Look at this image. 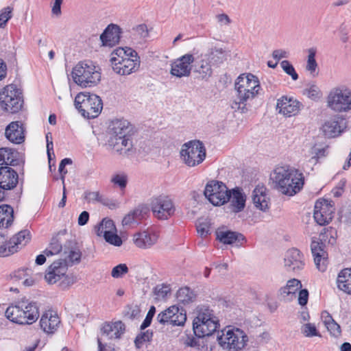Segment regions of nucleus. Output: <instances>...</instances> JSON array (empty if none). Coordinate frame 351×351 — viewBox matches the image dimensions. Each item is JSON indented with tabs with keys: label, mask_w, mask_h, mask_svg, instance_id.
<instances>
[{
	"label": "nucleus",
	"mask_w": 351,
	"mask_h": 351,
	"mask_svg": "<svg viewBox=\"0 0 351 351\" xmlns=\"http://www.w3.org/2000/svg\"><path fill=\"white\" fill-rule=\"evenodd\" d=\"M143 213V209L141 208H136L133 210L130 211L126 215L123 220L122 224L123 226H131L134 223H137V221L140 219Z\"/></svg>",
	"instance_id": "nucleus-41"
},
{
	"label": "nucleus",
	"mask_w": 351,
	"mask_h": 351,
	"mask_svg": "<svg viewBox=\"0 0 351 351\" xmlns=\"http://www.w3.org/2000/svg\"><path fill=\"white\" fill-rule=\"evenodd\" d=\"M68 264L66 259L54 261L46 271L45 280L49 284L60 282L59 285L65 288L73 282L71 277L66 274Z\"/></svg>",
	"instance_id": "nucleus-13"
},
{
	"label": "nucleus",
	"mask_w": 351,
	"mask_h": 351,
	"mask_svg": "<svg viewBox=\"0 0 351 351\" xmlns=\"http://www.w3.org/2000/svg\"><path fill=\"white\" fill-rule=\"evenodd\" d=\"M210 62L204 56H202L199 64L196 69V72L198 73L203 80H208L213 74V69L211 67Z\"/></svg>",
	"instance_id": "nucleus-37"
},
{
	"label": "nucleus",
	"mask_w": 351,
	"mask_h": 351,
	"mask_svg": "<svg viewBox=\"0 0 351 351\" xmlns=\"http://www.w3.org/2000/svg\"><path fill=\"white\" fill-rule=\"evenodd\" d=\"M182 162L188 167H195L205 159L206 149L199 141H192L182 145L180 152Z\"/></svg>",
	"instance_id": "nucleus-10"
},
{
	"label": "nucleus",
	"mask_w": 351,
	"mask_h": 351,
	"mask_svg": "<svg viewBox=\"0 0 351 351\" xmlns=\"http://www.w3.org/2000/svg\"><path fill=\"white\" fill-rule=\"evenodd\" d=\"M326 106L338 113L351 110V90L343 85L331 88L326 97Z\"/></svg>",
	"instance_id": "nucleus-9"
},
{
	"label": "nucleus",
	"mask_w": 351,
	"mask_h": 351,
	"mask_svg": "<svg viewBox=\"0 0 351 351\" xmlns=\"http://www.w3.org/2000/svg\"><path fill=\"white\" fill-rule=\"evenodd\" d=\"M280 66L282 70L289 75H290L293 80L295 81L298 79V75L296 73L293 66L288 61L283 60L280 62Z\"/></svg>",
	"instance_id": "nucleus-51"
},
{
	"label": "nucleus",
	"mask_w": 351,
	"mask_h": 351,
	"mask_svg": "<svg viewBox=\"0 0 351 351\" xmlns=\"http://www.w3.org/2000/svg\"><path fill=\"white\" fill-rule=\"evenodd\" d=\"M112 70L120 75H127L137 71L140 66V57L136 51L129 47H118L110 55Z\"/></svg>",
	"instance_id": "nucleus-3"
},
{
	"label": "nucleus",
	"mask_w": 351,
	"mask_h": 351,
	"mask_svg": "<svg viewBox=\"0 0 351 351\" xmlns=\"http://www.w3.org/2000/svg\"><path fill=\"white\" fill-rule=\"evenodd\" d=\"M308 97L314 101L320 99L322 97V92L316 84H311L308 88L306 89Z\"/></svg>",
	"instance_id": "nucleus-50"
},
{
	"label": "nucleus",
	"mask_w": 351,
	"mask_h": 351,
	"mask_svg": "<svg viewBox=\"0 0 351 351\" xmlns=\"http://www.w3.org/2000/svg\"><path fill=\"white\" fill-rule=\"evenodd\" d=\"M230 208L232 212L239 213L243 210L245 206V195L239 189L230 191Z\"/></svg>",
	"instance_id": "nucleus-29"
},
{
	"label": "nucleus",
	"mask_w": 351,
	"mask_h": 351,
	"mask_svg": "<svg viewBox=\"0 0 351 351\" xmlns=\"http://www.w3.org/2000/svg\"><path fill=\"white\" fill-rule=\"evenodd\" d=\"M270 179L274 189L289 196L298 193L304 185L303 174L289 166L276 167L271 173Z\"/></svg>",
	"instance_id": "nucleus-2"
},
{
	"label": "nucleus",
	"mask_w": 351,
	"mask_h": 351,
	"mask_svg": "<svg viewBox=\"0 0 351 351\" xmlns=\"http://www.w3.org/2000/svg\"><path fill=\"white\" fill-rule=\"evenodd\" d=\"M197 231L201 237H206L210 234V224L208 221H199L196 225Z\"/></svg>",
	"instance_id": "nucleus-55"
},
{
	"label": "nucleus",
	"mask_w": 351,
	"mask_h": 351,
	"mask_svg": "<svg viewBox=\"0 0 351 351\" xmlns=\"http://www.w3.org/2000/svg\"><path fill=\"white\" fill-rule=\"evenodd\" d=\"M121 29L116 25H109L100 36L103 46L113 47L118 44L120 40Z\"/></svg>",
	"instance_id": "nucleus-24"
},
{
	"label": "nucleus",
	"mask_w": 351,
	"mask_h": 351,
	"mask_svg": "<svg viewBox=\"0 0 351 351\" xmlns=\"http://www.w3.org/2000/svg\"><path fill=\"white\" fill-rule=\"evenodd\" d=\"M12 8L6 7L0 11V28L5 26L8 20L12 17Z\"/></svg>",
	"instance_id": "nucleus-53"
},
{
	"label": "nucleus",
	"mask_w": 351,
	"mask_h": 351,
	"mask_svg": "<svg viewBox=\"0 0 351 351\" xmlns=\"http://www.w3.org/2000/svg\"><path fill=\"white\" fill-rule=\"evenodd\" d=\"M334 212L335 208L331 202L318 200L315 205L313 217L319 225L325 226L331 221Z\"/></svg>",
	"instance_id": "nucleus-17"
},
{
	"label": "nucleus",
	"mask_w": 351,
	"mask_h": 351,
	"mask_svg": "<svg viewBox=\"0 0 351 351\" xmlns=\"http://www.w3.org/2000/svg\"><path fill=\"white\" fill-rule=\"evenodd\" d=\"M319 240V239L313 238L311 248L317 268L318 270L323 272L327 267L328 254L325 250V244L322 241Z\"/></svg>",
	"instance_id": "nucleus-18"
},
{
	"label": "nucleus",
	"mask_w": 351,
	"mask_h": 351,
	"mask_svg": "<svg viewBox=\"0 0 351 351\" xmlns=\"http://www.w3.org/2000/svg\"><path fill=\"white\" fill-rule=\"evenodd\" d=\"M217 239L224 244H232L240 239H243L242 234L230 230L218 229L216 231Z\"/></svg>",
	"instance_id": "nucleus-33"
},
{
	"label": "nucleus",
	"mask_w": 351,
	"mask_h": 351,
	"mask_svg": "<svg viewBox=\"0 0 351 351\" xmlns=\"http://www.w3.org/2000/svg\"><path fill=\"white\" fill-rule=\"evenodd\" d=\"M176 298L182 303H189L192 299V292L188 287L180 288L177 291Z\"/></svg>",
	"instance_id": "nucleus-48"
},
{
	"label": "nucleus",
	"mask_w": 351,
	"mask_h": 351,
	"mask_svg": "<svg viewBox=\"0 0 351 351\" xmlns=\"http://www.w3.org/2000/svg\"><path fill=\"white\" fill-rule=\"evenodd\" d=\"M300 332L305 337L308 338L321 336L315 325L311 323L302 324Z\"/></svg>",
	"instance_id": "nucleus-45"
},
{
	"label": "nucleus",
	"mask_w": 351,
	"mask_h": 351,
	"mask_svg": "<svg viewBox=\"0 0 351 351\" xmlns=\"http://www.w3.org/2000/svg\"><path fill=\"white\" fill-rule=\"evenodd\" d=\"M5 135L8 140L16 144H20L25 140L24 128L19 121L11 122L5 128Z\"/></svg>",
	"instance_id": "nucleus-23"
},
{
	"label": "nucleus",
	"mask_w": 351,
	"mask_h": 351,
	"mask_svg": "<svg viewBox=\"0 0 351 351\" xmlns=\"http://www.w3.org/2000/svg\"><path fill=\"white\" fill-rule=\"evenodd\" d=\"M196 316L193 322L194 334L198 337L210 336L219 327V319L214 311L206 306H199L196 308Z\"/></svg>",
	"instance_id": "nucleus-4"
},
{
	"label": "nucleus",
	"mask_w": 351,
	"mask_h": 351,
	"mask_svg": "<svg viewBox=\"0 0 351 351\" xmlns=\"http://www.w3.org/2000/svg\"><path fill=\"white\" fill-rule=\"evenodd\" d=\"M300 103L292 98L282 96L277 100L276 110L280 114L290 117L298 114L300 110Z\"/></svg>",
	"instance_id": "nucleus-19"
},
{
	"label": "nucleus",
	"mask_w": 351,
	"mask_h": 351,
	"mask_svg": "<svg viewBox=\"0 0 351 351\" xmlns=\"http://www.w3.org/2000/svg\"><path fill=\"white\" fill-rule=\"evenodd\" d=\"M5 316L10 321L18 324H31L38 319L39 312L36 303L19 302L9 306L5 312Z\"/></svg>",
	"instance_id": "nucleus-6"
},
{
	"label": "nucleus",
	"mask_w": 351,
	"mask_h": 351,
	"mask_svg": "<svg viewBox=\"0 0 351 351\" xmlns=\"http://www.w3.org/2000/svg\"><path fill=\"white\" fill-rule=\"evenodd\" d=\"M152 337L153 332L149 330L145 332H141L135 338V346L138 349L141 348L145 343L150 341L152 339Z\"/></svg>",
	"instance_id": "nucleus-47"
},
{
	"label": "nucleus",
	"mask_w": 351,
	"mask_h": 351,
	"mask_svg": "<svg viewBox=\"0 0 351 351\" xmlns=\"http://www.w3.org/2000/svg\"><path fill=\"white\" fill-rule=\"evenodd\" d=\"M49 246L52 249L53 252L57 254L62 250V244L58 237H54L51 239Z\"/></svg>",
	"instance_id": "nucleus-62"
},
{
	"label": "nucleus",
	"mask_w": 351,
	"mask_h": 351,
	"mask_svg": "<svg viewBox=\"0 0 351 351\" xmlns=\"http://www.w3.org/2000/svg\"><path fill=\"white\" fill-rule=\"evenodd\" d=\"M158 236L155 233H150L147 231L138 232L134 235L133 241L136 247L139 248H148L156 243Z\"/></svg>",
	"instance_id": "nucleus-28"
},
{
	"label": "nucleus",
	"mask_w": 351,
	"mask_h": 351,
	"mask_svg": "<svg viewBox=\"0 0 351 351\" xmlns=\"http://www.w3.org/2000/svg\"><path fill=\"white\" fill-rule=\"evenodd\" d=\"M322 319L328 332L334 337L341 334L340 326L333 319L332 317L326 311L322 313Z\"/></svg>",
	"instance_id": "nucleus-36"
},
{
	"label": "nucleus",
	"mask_w": 351,
	"mask_h": 351,
	"mask_svg": "<svg viewBox=\"0 0 351 351\" xmlns=\"http://www.w3.org/2000/svg\"><path fill=\"white\" fill-rule=\"evenodd\" d=\"M312 157L310 160L311 162H317L320 157L325 156L326 150L324 149H319L317 147L312 148Z\"/></svg>",
	"instance_id": "nucleus-61"
},
{
	"label": "nucleus",
	"mask_w": 351,
	"mask_h": 351,
	"mask_svg": "<svg viewBox=\"0 0 351 351\" xmlns=\"http://www.w3.org/2000/svg\"><path fill=\"white\" fill-rule=\"evenodd\" d=\"M156 308L154 306H152L145 317V319H144L143 322L142 323L141 326V330H144L145 328H147L152 322V320L153 319V317L155 314Z\"/></svg>",
	"instance_id": "nucleus-59"
},
{
	"label": "nucleus",
	"mask_w": 351,
	"mask_h": 351,
	"mask_svg": "<svg viewBox=\"0 0 351 351\" xmlns=\"http://www.w3.org/2000/svg\"><path fill=\"white\" fill-rule=\"evenodd\" d=\"M10 243L17 246V250L23 246L30 240L29 232L27 230L19 232L17 234L12 237L10 239Z\"/></svg>",
	"instance_id": "nucleus-40"
},
{
	"label": "nucleus",
	"mask_w": 351,
	"mask_h": 351,
	"mask_svg": "<svg viewBox=\"0 0 351 351\" xmlns=\"http://www.w3.org/2000/svg\"><path fill=\"white\" fill-rule=\"evenodd\" d=\"M117 149L115 146L109 145L117 152H119L121 154H127L132 148V142L130 138V136H125L124 138H121V140H117Z\"/></svg>",
	"instance_id": "nucleus-42"
},
{
	"label": "nucleus",
	"mask_w": 351,
	"mask_h": 351,
	"mask_svg": "<svg viewBox=\"0 0 351 351\" xmlns=\"http://www.w3.org/2000/svg\"><path fill=\"white\" fill-rule=\"evenodd\" d=\"M17 252V246L7 241L5 236L0 234V256H7Z\"/></svg>",
	"instance_id": "nucleus-39"
},
{
	"label": "nucleus",
	"mask_w": 351,
	"mask_h": 351,
	"mask_svg": "<svg viewBox=\"0 0 351 351\" xmlns=\"http://www.w3.org/2000/svg\"><path fill=\"white\" fill-rule=\"evenodd\" d=\"M337 284L340 290L351 294V269L346 268L341 271L337 276Z\"/></svg>",
	"instance_id": "nucleus-31"
},
{
	"label": "nucleus",
	"mask_w": 351,
	"mask_h": 351,
	"mask_svg": "<svg viewBox=\"0 0 351 351\" xmlns=\"http://www.w3.org/2000/svg\"><path fill=\"white\" fill-rule=\"evenodd\" d=\"M151 208L156 217L161 220H167L175 214L176 206L173 200L166 195L153 197Z\"/></svg>",
	"instance_id": "nucleus-14"
},
{
	"label": "nucleus",
	"mask_w": 351,
	"mask_h": 351,
	"mask_svg": "<svg viewBox=\"0 0 351 351\" xmlns=\"http://www.w3.org/2000/svg\"><path fill=\"white\" fill-rule=\"evenodd\" d=\"M14 221V210L8 205L3 204L0 206V227L8 228Z\"/></svg>",
	"instance_id": "nucleus-34"
},
{
	"label": "nucleus",
	"mask_w": 351,
	"mask_h": 351,
	"mask_svg": "<svg viewBox=\"0 0 351 351\" xmlns=\"http://www.w3.org/2000/svg\"><path fill=\"white\" fill-rule=\"evenodd\" d=\"M285 267L288 271L298 272L304 267V257L295 248L289 250L285 257Z\"/></svg>",
	"instance_id": "nucleus-20"
},
{
	"label": "nucleus",
	"mask_w": 351,
	"mask_h": 351,
	"mask_svg": "<svg viewBox=\"0 0 351 351\" xmlns=\"http://www.w3.org/2000/svg\"><path fill=\"white\" fill-rule=\"evenodd\" d=\"M195 61L193 54L186 53L177 58L171 63L170 74L181 78L189 77L192 70V64Z\"/></svg>",
	"instance_id": "nucleus-16"
},
{
	"label": "nucleus",
	"mask_w": 351,
	"mask_h": 351,
	"mask_svg": "<svg viewBox=\"0 0 351 351\" xmlns=\"http://www.w3.org/2000/svg\"><path fill=\"white\" fill-rule=\"evenodd\" d=\"M116 232H114L113 233L109 234L104 238L106 242L111 245L121 246L122 245V239Z\"/></svg>",
	"instance_id": "nucleus-57"
},
{
	"label": "nucleus",
	"mask_w": 351,
	"mask_h": 351,
	"mask_svg": "<svg viewBox=\"0 0 351 351\" xmlns=\"http://www.w3.org/2000/svg\"><path fill=\"white\" fill-rule=\"evenodd\" d=\"M84 199L88 203H100L103 202L104 195L101 194L99 191H86L84 192Z\"/></svg>",
	"instance_id": "nucleus-49"
},
{
	"label": "nucleus",
	"mask_w": 351,
	"mask_h": 351,
	"mask_svg": "<svg viewBox=\"0 0 351 351\" xmlns=\"http://www.w3.org/2000/svg\"><path fill=\"white\" fill-rule=\"evenodd\" d=\"M60 318L56 312L47 311L41 316L40 320V328L47 333H53L59 327Z\"/></svg>",
	"instance_id": "nucleus-22"
},
{
	"label": "nucleus",
	"mask_w": 351,
	"mask_h": 351,
	"mask_svg": "<svg viewBox=\"0 0 351 351\" xmlns=\"http://www.w3.org/2000/svg\"><path fill=\"white\" fill-rule=\"evenodd\" d=\"M308 299V291L307 289H302L299 291L298 302L301 306H304L307 304Z\"/></svg>",
	"instance_id": "nucleus-64"
},
{
	"label": "nucleus",
	"mask_w": 351,
	"mask_h": 351,
	"mask_svg": "<svg viewBox=\"0 0 351 351\" xmlns=\"http://www.w3.org/2000/svg\"><path fill=\"white\" fill-rule=\"evenodd\" d=\"M186 320V315L183 308L178 306V312H175V315L170 319V325L172 326H183Z\"/></svg>",
	"instance_id": "nucleus-46"
},
{
	"label": "nucleus",
	"mask_w": 351,
	"mask_h": 351,
	"mask_svg": "<svg viewBox=\"0 0 351 351\" xmlns=\"http://www.w3.org/2000/svg\"><path fill=\"white\" fill-rule=\"evenodd\" d=\"M169 291V286L165 285H159L154 288V294L158 300L165 298Z\"/></svg>",
	"instance_id": "nucleus-56"
},
{
	"label": "nucleus",
	"mask_w": 351,
	"mask_h": 351,
	"mask_svg": "<svg viewBox=\"0 0 351 351\" xmlns=\"http://www.w3.org/2000/svg\"><path fill=\"white\" fill-rule=\"evenodd\" d=\"M82 253L79 250H71L67 256L68 260L71 263H78L80 261Z\"/></svg>",
	"instance_id": "nucleus-60"
},
{
	"label": "nucleus",
	"mask_w": 351,
	"mask_h": 351,
	"mask_svg": "<svg viewBox=\"0 0 351 351\" xmlns=\"http://www.w3.org/2000/svg\"><path fill=\"white\" fill-rule=\"evenodd\" d=\"M75 106L82 115L87 119L97 117L103 109L101 98L88 92L78 93L75 98Z\"/></svg>",
	"instance_id": "nucleus-8"
},
{
	"label": "nucleus",
	"mask_w": 351,
	"mask_h": 351,
	"mask_svg": "<svg viewBox=\"0 0 351 351\" xmlns=\"http://www.w3.org/2000/svg\"><path fill=\"white\" fill-rule=\"evenodd\" d=\"M0 154L3 165H14L16 156L12 149L8 147L0 148Z\"/></svg>",
	"instance_id": "nucleus-44"
},
{
	"label": "nucleus",
	"mask_w": 351,
	"mask_h": 351,
	"mask_svg": "<svg viewBox=\"0 0 351 351\" xmlns=\"http://www.w3.org/2000/svg\"><path fill=\"white\" fill-rule=\"evenodd\" d=\"M74 82L82 88L92 87L101 80L99 69L90 61L78 62L72 71Z\"/></svg>",
	"instance_id": "nucleus-5"
},
{
	"label": "nucleus",
	"mask_w": 351,
	"mask_h": 351,
	"mask_svg": "<svg viewBox=\"0 0 351 351\" xmlns=\"http://www.w3.org/2000/svg\"><path fill=\"white\" fill-rule=\"evenodd\" d=\"M217 341L224 350L240 351L246 346L248 337L243 330L229 326L218 332Z\"/></svg>",
	"instance_id": "nucleus-7"
},
{
	"label": "nucleus",
	"mask_w": 351,
	"mask_h": 351,
	"mask_svg": "<svg viewBox=\"0 0 351 351\" xmlns=\"http://www.w3.org/2000/svg\"><path fill=\"white\" fill-rule=\"evenodd\" d=\"M128 272V267L125 264H119L112 268L111 276L114 278H121Z\"/></svg>",
	"instance_id": "nucleus-54"
},
{
	"label": "nucleus",
	"mask_w": 351,
	"mask_h": 351,
	"mask_svg": "<svg viewBox=\"0 0 351 351\" xmlns=\"http://www.w3.org/2000/svg\"><path fill=\"white\" fill-rule=\"evenodd\" d=\"M204 195L213 205L219 206L228 202L230 197V190L223 182L211 180L206 183Z\"/></svg>",
	"instance_id": "nucleus-11"
},
{
	"label": "nucleus",
	"mask_w": 351,
	"mask_h": 351,
	"mask_svg": "<svg viewBox=\"0 0 351 351\" xmlns=\"http://www.w3.org/2000/svg\"><path fill=\"white\" fill-rule=\"evenodd\" d=\"M175 312H178L177 306L173 305L169 307L157 315L158 322L162 324H170V319H171V317L175 315Z\"/></svg>",
	"instance_id": "nucleus-43"
},
{
	"label": "nucleus",
	"mask_w": 351,
	"mask_h": 351,
	"mask_svg": "<svg viewBox=\"0 0 351 351\" xmlns=\"http://www.w3.org/2000/svg\"><path fill=\"white\" fill-rule=\"evenodd\" d=\"M125 324L121 322L106 323L101 328L102 336L108 339H119L125 332Z\"/></svg>",
	"instance_id": "nucleus-25"
},
{
	"label": "nucleus",
	"mask_w": 351,
	"mask_h": 351,
	"mask_svg": "<svg viewBox=\"0 0 351 351\" xmlns=\"http://www.w3.org/2000/svg\"><path fill=\"white\" fill-rule=\"evenodd\" d=\"M97 236L105 237L109 234L117 232L116 226L112 220L104 218L95 228Z\"/></svg>",
	"instance_id": "nucleus-35"
},
{
	"label": "nucleus",
	"mask_w": 351,
	"mask_h": 351,
	"mask_svg": "<svg viewBox=\"0 0 351 351\" xmlns=\"http://www.w3.org/2000/svg\"><path fill=\"white\" fill-rule=\"evenodd\" d=\"M130 126V123L125 119L112 121L108 127V145L115 146L119 149L117 140H121V138L129 136Z\"/></svg>",
	"instance_id": "nucleus-15"
},
{
	"label": "nucleus",
	"mask_w": 351,
	"mask_h": 351,
	"mask_svg": "<svg viewBox=\"0 0 351 351\" xmlns=\"http://www.w3.org/2000/svg\"><path fill=\"white\" fill-rule=\"evenodd\" d=\"M234 88L237 97L231 104L232 108L241 113L247 112V102L258 97L261 90L258 78L251 73L241 74L235 81Z\"/></svg>",
	"instance_id": "nucleus-1"
},
{
	"label": "nucleus",
	"mask_w": 351,
	"mask_h": 351,
	"mask_svg": "<svg viewBox=\"0 0 351 351\" xmlns=\"http://www.w3.org/2000/svg\"><path fill=\"white\" fill-rule=\"evenodd\" d=\"M308 56L306 64V70L308 71L311 75L315 76L317 75V69L318 64L315 60L317 53V49L315 47H311L307 49Z\"/></svg>",
	"instance_id": "nucleus-38"
},
{
	"label": "nucleus",
	"mask_w": 351,
	"mask_h": 351,
	"mask_svg": "<svg viewBox=\"0 0 351 351\" xmlns=\"http://www.w3.org/2000/svg\"><path fill=\"white\" fill-rule=\"evenodd\" d=\"M343 120L339 121L336 119H330L325 122L322 129L325 136L333 138L339 136L343 132Z\"/></svg>",
	"instance_id": "nucleus-30"
},
{
	"label": "nucleus",
	"mask_w": 351,
	"mask_h": 351,
	"mask_svg": "<svg viewBox=\"0 0 351 351\" xmlns=\"http://www.w3.org/2000/svg\"><path fill=\"white\" fill-rule=\"evenodd\" d=\"M301 282L295 278L287 281L286 286L280 288L279 295L285 301H291L295 298V293L301 289Z\"/></svg>",
	"instance_id": "nucleus-27"
},
{
	"label": "nucleus",
	"mask_w": 351,
	"mask_h": 351,
	"mask_svg": "<svg viewBox=\"0 0 351 351\" xmlns=\"http://www.w3.org/2000/svg\"><path fill=\"white\" fill-rule=\"evenodd\" d=\"M252 201L256 206L262 211L269 209V198L266 194V188L263 185H258L252 192Z\"/></svg>",
	"instance_id": "nucleus-26"
},
{
	"label": "nucleus",
	"mask_w": 351,
	"mask_h": 351,
	"mask_svg": "<svg viewBox=\"0 0 351 351\" xmlns=\"http://www.w3.org/2000/svg\"><path fill=\"white\" fill-rule=\"evenodd\" d=\"M213 65L222 64L227 59V53L220 47H212L208 52L204 54Z\"/></svg>",
	"instance_id": "nucleus-32"
},
{
	"label": "nucleus",
	"mask_w": 351,
	"mask_h": 351,
	"mask_svg": "<svg viewBox=\"0 0 351 351\" xmlns=\"http://www.w3.org/2000/svg\"><path fill=\"white\" fill-rule=\"evenodd\" d=\"M111 182L117 185L121 189H125L128 183V177L124 173L115 174L112 176Z\"/></svg>",
	"instance_id": "nucleus-52"
},
{
	"label": "nucleus",
	"mask_w": 351,
	"mask_h": 351,
	"mask_svg": "<svg viewBox=\"0 0 351 351\" xmlns=\"http://www.w3.org/2000/svg\"><path fill=\"white\" fill-rule=\"evenodd\" d=\"M182 341L183 344L187 347L197 348L199 346L198 340L193 335H186L182 337Z\"/></svg>",
	"instance_id": "nucleus-58"
},
{
	"label": "nucleus",
	"mask_w": 351,
	"mask_h": 351,
	"mask_svg": "<svg viewBox=\"0 0 351 351\" xmlns=\"http://www.w3.org/2000/svg\"><path fill=\"white\" fill-rule=\"evenodd\" d=\"M19 182L16 171L10 167H0V189L11 190L16 187Z\"/></svg>",
	"instance_id": "nucleus-21"
},
{
	"label": "nucleus",
	"mask_w": 351,
	"mask_h": 351,
	"mask_svg": "<svg viewBox=\"0 0 351 351\" xmlns=\"http://www.w3.org/2000/svg\"><path fill=\"white\" fill-rule=\"evenodd\" d=\"M134 30L135 31L136 34L138 35L141 38H146L148 36L149 32L148 29L146 25L145 24H141L137 25Z\"/></svg>",
	"instance_id": "nucleus-63"
},
{
	"label": "nucleus",
	"mask_w": 351,
	"mask_h": 351,
	"mask_svg": "<svg viewBox=\"0 0 351 351\" xmlns=\"http://www.w3.org/2000/svg\"><path fill=\"white\" fill-rule=\"evenodd\" d=\"M21 92L14 84H10L0 92L1 108L10 113L19 112L23 106Z\"/></svg>",
	"instance_id": "nucleus-12"
}]
</instances>
